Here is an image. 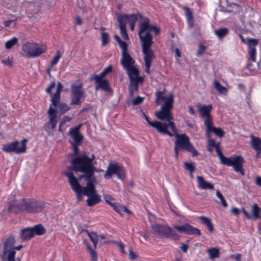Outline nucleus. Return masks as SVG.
Returning <instances> with one entry per match:
<instances>
[{"label": "nucleus", "instance_id": "nucleus-1", "mask_svg": "<svg viewBox=\"0 0 261 261\" xmlns=\"http://www.w3.org/2000/svg\"><path fill=\"white\" fill-rule=\"evenodd\" d=\"M95 157L94 154L88 156L86 152L75 156L71 161V171L76 173L81 172L83 175L79 176V179L84 178L87 181V185L83 188L84 195L90 196L95 194V184L96 183L95 177L94 176L96 163L94 162Z\"/></svg>", "mask_w": 261, "mask_h": 261}, {"label": "nucleus", "instance_id": "nucleus-2", "mask_svg": "<svg viewBox=\"0 0 261 261\" xmlns=\"http://www.w3.org/2000/svg\"><path fill=\"white\" fill-rule=\"evenodd\" d=\"M148 18H142V21L139 25L138 35L141 42L142 51L144 55V60L145 65V72L149 74L151 65L154 52L150 48L153 44V37L150 32L153 31L155 35L159 33V29L155 25H150Z\"/></svg>", "mask_w": 261, "mask_h": 261}, {"label": "nucleus", "instance_id": "nucleus-3", "mask_svg": "<svg viewBox=\"0 0 261 261\" xmlns=\"http://www.w3.org/2000/svg\"><path fill=\"white\" fill-rule=\"evenodd\" d=\"M45 204L42 201L34 199H23L19 201H13L9 206V210L14 213L20 212L36 213L43 210Z\"/></svg>", "mask_w": 261, "mask_h": 261}, {"label": "nucleus", "instance_id": "nucleus-4", "mask_svg": "<svg viewBox=\"0 0 261 261\" xmlns=\"http://www.w3.org/2000/svg\"><path fill=\"white\" fill-rule=\"evenodd\" d=\"M215 148L222 164L232 166L236 172H240L242 175H244V171L243 170L244 160L241 156L225 157L221 151L219 145Z\"/></svg>", "mask_w": 261, "mask_h": 261}, {"label": "nucleus", "instance_id": "nucleus-5", "mask_svg": "<svg viewBox=\"0 0 261 261\" xmlns=\"http://www.w3.org/2000/svg\"><path fill=\"white\" fill-rule=\"evenodd\" d=\"M47 47L44 44L27 42L22 45L21 54L24 57L34 58L45 53Z\"/></svg>", "mask_w": 261, "mask_h": 261}, {"label": "nucleus", "instance_id": "nucleus-6", "mask_svg": "<svg viewBox=\"0 0 261 261\" xmlns=\"http://www.w3.org/2000/svg\"><path fill=\"white\" fill-rule=\"evenodd\" d=\"M175 137L176 138V140L175 142L174 151L176 158H178L179 149L190 152L194 156L198 154L196 149L190 143L188 136L185 134L179 135L178 133H176Z\"/></svg>", "mask_w": 261, "mask_h": 261}, {"label": "nucleus", "instance_id": "nucleus-7", "mask_svg": "<svg viewBox=\"0 0 261 261\" xmlns=\"http://www.w3.org/2000/svg\"><path fill=\"white\" fill-rule=\"evenodd\" d=\"M151 228L152 233L158 238H171L175 240L179 239L178 234L168 225L154 224L151 225Z\"/></svg>", "mask_w": 261, "mask_h": 261}, {"label": "nucleus", "instance_id": "nucleus-8", "mask_svg": "<svg viewBox=\"0 0 261 261\" xmlns=\"http://www.w3.org/2000/svg\"><path fill=\"white\" fill-rule=\"evenodd\" d=\"M28 140L23 139L21 142L17 140L9 142L3 145L2 150L6 153L14 152L16 154H20L25 152L27 149L26 143Z\"/></svg>", "mask_w": 261, "mask_h": 261}, {"label": "nucleus", "instance_id": "nucleus-9", "mask_svg": "<svg viewBox=\"0 0 261 261\" xmlns=\"http://www.w3.org/2000/svg\"><path fill=\"white\" fill-rule=\"evenodd\" d=\"M71 105H79L81 103L80 100L84 96V90L83 85L80 81L74 82L71 86Z\"/></svg>", "mask_w": 261, "mask_h": 261}, {"label": "nucleus", "instance_id": "nucleus-10", "mask_svg": "<svg viewBox=\"0 0 261 261\" xmlns=\"http://www.w3.org/2000/svg\"><path fill=\"white\" fill-rule=\"evenodd\" d=\"M65 174L68 178V181L72 189L76 193L78 200L81 201L82 198V195L84 194L83 188L79 184L77 178L71 171V167L67 168Z\"/></svg>", "mask_w": 261, "mask_h": 261}, {"label": "nucleus", "instance_id": "nucleus-11", "mask_svg": "<svg viewBox=\"0 0 261 261\" xmlns=\"http://www.w3.org/2000/svg\"><path fill=\"white\" fill-rule=\"evenodd\" d=\"M15 239L13 236L8 237L4 242L3 254L8 261H16L15 256L16 251L14 250Z\"/></svg>", "mask_w": 261, "mask_h": 261}, {"label": "nucleus", "instance_id": "nucleus-12", "mask_svg": "<svg viewBox=\"0 0 261 261\" xmlns=\"http://www.w3.org/2000/svg\"><path fill=\"white\" fill-rule=\"evenodd\" d=\"M124 173V168L118 163H110L104 175L106 179H110L113 174H116L118 178L121 179V176Z\"/></svg>", "mask_w": 261, "mask_h": 261}, {"label": "nucleus", "instance_id": "nucleus-13", "mask_svg": "<svg viewBox=\"0 0 261 261\" xmlns=\"http://www.w3.org/2000/svg\"><path fill=\"white\" fill-rule=\"evenodd\" d=\"M143 115L148 125L155 128L158 132L161 134L168 135L170 137L173 136V134L168 130V125L166 123H163L158 121L151 122L144 113H143Z\"/></svg>", "mask_w": 261, "mask_h": 261}, {"label": "nucleus", "instance_id": "nucleus-14", "mask_svg": "<svg viewBox=\"0 0 261 261\" xmlns=\"http://www.w3.org/2000/svg\"><path fill=\"white\" fill-rule=\"evenodd\" d=\"M173 227L175 229H176L177 231H178L179 232H184L190 235H201L200 230L199 229L194 227L189 224H186L185 225L181 226H178L175 225L173 226Z\"/></svg>", "mask_w": 261, "mask_h": 261}, {"label": "nucleus", "instance_id": "nucleus-15", "mask_svg": "<svg viewBox=\"0 0 261 261\" xmlns=\"http://www.w3.org/2000/svg\"><path fill=\"white\" fill-rule=\"evenodd\" d=\"M213 109V106L212 105H198V110L202 118H205L204 121V125H206V122L207 120H210V122L213 121L212 117L210 115V113Z\"/></svg>", "mask_w": 261, "mask_h": 261}, {"label": "nucleus", "instance_id": "nucleus-16", "mask_svg": "<svg viewBox=\"0 0 261 261\" xmlns=\"http://www.w3.org/2000/svg\"><path fill=\"white\" fill-rule=\"evenodd\" d=\"M206 135L207 138H210V135L211 133H214L217 136L221 138L224 136V132L221 128L215 127L213 126V121L210 122V120H207L206 125Z\"/></svg>", "mask_w": 261, "mask_h": 261}, {"label": "nucleus", "instance_id": "nucleus-17", "mask_svg": "<svg viewBox=\"0 0 261 261\" xmlns=\"http://www.w3.org/2000/svg\"><path fill=\"white\" fill-rule=\"evenodd\" d=\"M57 110L51 106H49V108L47 111V116L48 121L46 124V126L50 125V128L54 129L57 125L58 123Z\"/></svg>", "mask_w": 261, "mask_h": 261}, {"label": "nucleus", "instance_id": "nucleus-18", "mask_svg": "<svg viewBox=\"0 0 261 261\" xmlns=\"http://www.w3.org/2000/svg\"><path fill=\"white\" fill-rule=\"evenodd\" d=\"M82 126V124H79L74 127L70 129L68 134L71 136L74 142L79 144L83 139V136L80 133V129Z\"/></svg>", "mask_w": 261, "mask_h": 261}, {"label": "nucleus", "instance_id": "nucleus-19", "mask_svg": "<svg viewBox=\"0 0 261 261\" xmlns=\"http://www.w3.org/2000/svg\"><path fill=\"white\" fill-rule=\"evenodd\" d=\"M103 77H99L98 76H94V79L97 83L96 89H102L105 91L109 92L110 91V87L108 81L106 80H102Z\"/></svg>", "mask_w": 261, "mask_h": 261}, {"label": "nucleus", "instance_id": "nucleus-20", "mask_svg": "<svg viewBox=\"0 0 261 261\" xmlns=\"http://www.w3.org/2000/svg\"><path fill=\"white\" fill-rule=\"evenodd\" d=\"M121 64L124 68L133 66L135 63V60L127 53H122Z\"/></svg>", "mask_w": 261, "mask_h": 261}, {"label": "nucleus", "instance_id": "nucleus-21", "mask_svg": "<svg viewBox=\"0 0 261 261\" xmlns=\"http://www.w3.org/2000/svg\"><path fill=\"white\" fill-rule=\"evenodd\" d=\"M124 69L125 70H126L128 76L130 80H144L142 77L139 76V71L134 66V65L129 66L128 67H126Z\"/></svg>", "mask_w": 261, "mask_h": 261}, {"label": "nucleus", "instance_id": "nucleus-22", "mask_svg": "<svg viewBox=\"0 0 261 261\" xmlns=\"http://www.w3.org/2000/svg\"><path fill=\"white\" fill-rule=\"evenodd\" d=\"M197 180L198 183V187L200 189L213 190L214 189V185L212 184L205 181L203 177L201 176H197Z\"/></svg>", "mask_w": 261, "mask_h": 261}, {"label": "nucleus", "instance_id": "nucleus-23", "mask_svg": "<svg viewBox=\"0 0 261 261\" xmlns=\"http://www.w3.org/2000/svg\"><path fill=\"white\" fill-rule=\"evenodd\" d=\"M155 116L161 120H171L173 117L170 111L161 109L159 111L156 112Z\"/></svg>", "mask_w": 261, "mask_h": 261}, {"label": "nucleus", "instance_id": "nucleus-24", "mask_svg": "<svg viewBox=\"0 0 261 261\" xmlns=\"http://www.w3.org/2000/svg\"><path fill=\"white\" fill-rule=\"evenodd\" d=\"M50 106H51L54 109L57 108L62 113H65L70 109V107L68 106L67 104L64 102H61L60 101V98H59V101L57 102L55 105H54L53 102H51Z\"/></svg>", "mask_w": 261, "mask_h": 261}, {"label": "nucleus", "instance_id": "nucleus-25", "mask_svg": "<svg viewBox=\"0 0 261 261\" xmlns=\"http://www.w3.org/2000/svg\"><path fill=\"white\" fill-rule=\"evenodd\" d=\"M63 86L60 82H58V86L56 93L51 95L50 101L53 102L54 105H55L57 102L59 101V98H60V94L62 91Z\"/></svg>", "mask_w": 261, "mask_h": 261}, {"label": "nucleus", "instance_id": "nucleus-26", "mask_svg": "<svg viewBox=\"0 0 261 261\" xmlns=\"http://www.w3.org/2000/svg\"><path fill=\"white\" fill-rule=\"evenodd\" d=\"M250 138V143L252 148L255 150H261V139L253 135H251Z\"/></svg>", "mask_w": 261, "mask_h": 261}, {"label": "nucleus", "instance_id": "nucleus-27", "mask_svg": "<svg viewBox=\"0 0 261 261\" xmlns=\"http://www.w3.org/2000/svg\"><path fill=\"white\" fill-rule=\"evenodd\" d=\"M164 101V103L161 109L170 111L173 107V95L172 94H169Z\"/></svg>", "mask_w": 261, "mask_h": 261}, {"label": "nucleus", "instance_id": "nucleus-28", "mask_svg": "<svg viewBox=\"0 0 261 261\" xmlns=\"http://www.w3.org/2000/svg\"><path fill=\"white\" fill-rule=\"evenodd\" d=\"M87 196L88 197L87 200V205L88 206H92L100 201V197L96 193Z\"/></svg>", "mask_w": 261, "mask_h": 261}, {"label": "nucleus", "instance_id": "nucleus-29", "mask_svg": "<svg viewBox=\"0 0 261 261\" xmlns=\"http://www.w3.org/2000/svg\"><path fill=\"white\" fill-rule=\"evenodd\" d=\"M118 18H121L122 21L126 22V21H127L129 24L135 23L138 20V17L135 14H125L118 17Z\"/></svg>", "mask_w": 261, "mask_h": 261}, {"label": "nucleus", "instance_id": "nucleus-30", "mask_svg": "<svg viewBox=\"0 0 261 261\" xmlns=\"http://www.w3.org/2000/svg\"><path fill=\"white\" fill-rule=\"evenodd\" d=\"M118 21L119 23V28L121 36L125 40H128L129 37L126 30V22L122 21L121 18H118Z\"/></svg>", "mask_w": 261, "mask_h": 261}, {"label": "nucleus", "instance_id": "nucleus-31", "mask_svg": "<svg viewBox=\"0 0 261 261\" xmlns=\"http://www.w3.org/2000/svg\"><path fill=\"white\" fill-rule=\"evenodd\" d=\"M183 9L185 11L188 24L191 28H192L193 27L194 19V17L192 12L191 11L190 9L188 7H185L183 8Z\"/></svg>", "mask_w": 261, "mask_h": 261}, {"label": "nucleus", "instance_id": "nucleus-32", "mask_svg": "<svg viewBox=\"0 0 261 261\" xmlns=\"http://www.w3.org/2000/svg\"><path fill=\"white\" fill-rule=\"evenodd\" d=\"M34 236L35 235L41 236L46 232L45 229L42 224H37L34 227H31Z\"/></svg>", "mask_w": 261, "mask_h": 261}, {"label": "nucleus", "instance_id": "nucleus-33", "mask_svg": "<svg viewBox=\"0 0 261 261\" xmlns=\"http://www.w3.org/2000/svg\"><path fill=\"white\" fill-rule=\"evenodd\" d=\"M33 237L31 227L25 228L21 230V238L23 240H29Z\"/></svg>", "mask_w": 261, "mask_h": 261}, {"label": "nucleus", "instance_id": "nucleus-34", "mask_svg": "<svg viewBox=\"0 0 261 261\" xmlns=\"http://www.w3.org/2000/svg\"><path fill=\"white\" fill-rule=\"evenodd\" d=\"M143 80H130V83L129 87V93L131 95H133L135 91H137L138 89V84L142 83Z\"/></svg>", "mask_w": 261, "mask_h": 261}, {"label": "nucleus", "instance_id": "nucleus-35", "mask_svg": "<svg viewBox=\"0 0 261 261\" xmlns=\"http://www.w3.org/2000/svg\"><path fill=\"white\" fill-rule=\"evenodd\" d=\"M214 86L217 91L222 95H226L228 93V89L222 86L217 81L215 80L214 82Z\"/></svg>", "mask_w": 261, "mask_h": 261}, {"label": "nucleus", "instance_id": "nucleus-36", "mask_svg": "<svg viewBox=\"0 0 261 261\" xmlns=\"http://www.w3.org/2000/svg\"><path fill=\"white\" fill-rule=\"evenodd\" d=\"M113 209L120 215H123V212H125L128 214L130 213V211L124 205L119 204L118 203L113 204Z\"/></svg>", "mask_w": 261, "mask_h": 261}, {"label": "nucleus", "instance_id": "nucleus-37", "mask_svg": "<svg viewBox=\"0 0 261 261\" xmlns=\"http://www.w3.org/2000/svg\"><path fill=\"white\" fill-rule=\"evenodd\" d=\"M199 219L202 221V223L205 224L208 228L210 232H212L214 230V227L211 220L205 217L201 216Z\"/></svg>", "mask_w": 261, "mask_h": 261}, {"label": "nucleus", "instance_id": "nucleus-38", "mask_svg": "<svg viewBox=\"0 0 261 261\" xmlns=\"http://www.w3.org/2000/svg\"><path fill=\"white\" fill-rule=\"evenodd\" d=\"M214 33L219 39H222L228 33V29L226 28H220L215 30Z\"/></svg>", "mask_w": 261, "mask_h": 261}, {"label": "nucleus", "instance_id": "nucleus-39", "mask_svg": "<svg viewBox=\"0 0 261 261\" xmlns=\"http://www.w3.org/2000/svg\"><path fill=\"white\" fill-rule=\"evenodd\" d=\"M210 259H214L218 257L219 255V251L216 248H211L207 250Z\"/></svg>", "mask_w": 261, "mask_h": 261}, {"label": "nucleus", "instance_id": "nucleus-40", "mask_svg": "<svg viewBox=\"0 0 261 261\" xmlns=\"http://www.w3.org/2000/svg\"><path fill=\"white\" fill-rule=\"evenodd\" d=\"M252 213L254 218L258 219L260 217L261 208L259 207L256 203H254L252 206Z\"/></svg>", "mask_w": 261, "mask_h": 261}, {"label": "nucleus", "instance_id": "nucleus-41", "mask_svg": "<svg viewBox=\"0 0 261 261\" xmlns=\"http://www.w3.org/2000/svg\"><path fill=\"white\" fill-rule=\"evenodd\" d=\"M86 245L87 249L88 250V252L91 257V260L92 261H97L96 252L90 247L88 243H86Z\"/></svg>", "mask_w": 261, "mask_h": 261}, {"label": "nucleus", "instance_id": "nucleus-42", "mask_svg": "<svg viewBox=\"0 0 261 261\" xmlns=\"http://www.w3.org/2000/svg\"><path fill=\"white\" fill-rule=\"evenodd\" d=\"M88 235L91 241L92 242L94 248H96L98 241V237L97 234L95 232H88Z\"/></svg>", "mask_w": 261, "mask_h": 261}, {"label": "nucleus", "instance_id": "nucleus-43", "mask_svg": "<svg viewBox=\"0 0 261 261\" xmlns=\"http://www.w3.org/2000/svg\"><path fill=\"white\" fill-rule=\"evenodd\" d=\"M18 41L17 38L14 37L6 42L5 47L7 49H10L13 46L15 45Z\"/></svg>", "mask_w": 261, "mask_h": 261}, {"label": "nucleus", "instance_id": "nucleus-44", "mask_svg": "<svg viewBox=\"0 0 261 261\" xmlns=\"http://www.w3.org/2000/svg\"><path fill=\"white\" fill-rule=\"evenodd\" d=\"M155 95V102L157 105H159L161 101H164L167 98L166 97L163 96V92L161 91H157Z\"/></svg>", "mask_w": 261, "mask_h": 261}, {"label": "nucleus", "instance_id": "nucleus-45", "mask_svg": "<svg viewBox=\"0 0 261 261\" xmlns=\"http://www.w3.org/2000/svg\"><path fill=\"white\" fill-rule=\"evenodd\" d=\"M61 54L59 50L57 51L56 56L54 57L51 63V67H53L56 65L59 61V59L61 58Z\"/></svg>", "mask_w": 261, "mask_h": 261}, {"label": "nucleus", "instance_id": "nucleus-46", "mask_svg": "<svg viewBox=\"0 0 261 261\" xmlns=\"http://www.w3.org/2000/svg\"><path fill=\"white\" fill-rule=\"evenodd\" d=\"M112 70V67L109 66L106 68L100 74L95 75L94 76H98L99 77H104L108 73Z\"/></svg>", "mask_w": 261, "mask_h": 261}, {"label": "nucleus", "instance_id": "nucleus-47", "mask_svg": "<svg viewBox=\"0 0 261 261\" xmlns=\"http://www.w3.org/2000/svg\"><path fill=\"white\" fill-rule=\"evenodd\" d=\"M109 40V35L108 33L106 32H102L101 33V45L102 46H105L107 43L108 42Z\"/></svg>", "mask_w": 261, "mask_h": 261}, {"label": "nucleus", "instance_id": "nucleus-48", "mask_svg": "<svg viewBox=\"0 0 261 261\" xmlns=\"http://www.w3.org/2000/svg\"><path fill=\"white\" fill-rule=\"evenodd\" d=\"M249 59L253 62H255V55L256 54V50L255 48H251L249 49Z\"/></svg>", "mask_w": 261, "mask_h": 261}, {"label": "nucleus", "instance_id": "nucleus-49", "mask_svg": "<svg viewBox=\"0 0 261 261\" xmlns=\"http://www.w3.org/2000/svg\"><path fill=\"white\" fill-rule=\"evenodd\" d=\"M216 195L220 199L222 205L225 207H227V202L225 201L224 197H223L222 194L219 191H217L216 192Z\"/></svg>", "mask_w": 261, "mask_h": 261}, {"label": "nucleus", "instance_id": "nucleus-50", "mask_svg": "<svg viewBox=\"0 0 261 261\" xmlns=\"http://www.w3.org/2000/svg\"><path fill=\"white\" fill-rule=\"evenodd\" d=\"M185 166L186 170L192 173L195 170L194 164L192 163H185Z\"/></svg>", "mask_w": 261, "mask_h": 261}, {"label": "nucleus", "instance_id": "nucleus-51", "mask_svg": "<svg viewBox=\"0 0 261 261\" xmlns=\"http://www.w3.org/2000/svg\"><path fill=\"white\" fill-rule=\"evenodd\" d=\"M104 199L106 201V202L110 204L112 207H113V204H116V202H112L114 200V199L113 197H112L109 195H106L104 196Z\"/></svg>", "mask_w": 261, "mask_h": 261}, {"label": "nucleus", "instance_id": "nucleus-52", "mask_svg": "<svg viewBox=\"0 0 261 261\" xmlns=\"http://www.w3.org/2000/svg\"><path fill=\"white\" fill-rule=\"evenodd\" d=\"M258 41L255 39H249L248 40V44L249 47V49L251 48H255V46L257 45Z\"/></svg>", "mask_w": 261, "mask_h": 261}, {"label": "nucleus", "instance_id": "nucleus-53", "mask_svg": "<svg viewBox=\"0 0 261 261\" xmlns=\"http://www.w3.org/2000/svg\"><path fill=\"white\" fill-rule=\"evenodd\" d=\"M119 45L121 48L122 49V53H127V46L126 42L123 41H120L119 42H118Z\"/></svg>", "mask_w": 261, "mask_h": 261}, {"label": "nucleus", "instance_id": "nucleus-54", "mask_svg": "<svg viewBox=\"0 0 261 261\" xmlns=\"http://www.w3.org/2000/svg\"><path fill=\"white\" fill-rule=\"evenodd\" d=\"M168 121V123H166V124L168 125V127L169 126H170L171 128L172 131L174 133V135L175 136L176 133H177V129H176V128L175 127L174 123L173 121H171V120H169V121Z\"/></svg>", "mask_w": 261, "mask_h": 261}, {"label": "nucleus", "instance_id": "nucleus-55", "mask_svg": "<svg viewBox=\"0 0 261 261\" xmlns=\"http://www.w3.org/2000/svg\"><path fill=\"white\" fill-rule=\"evenodd\" d=\"M144 99V98L143 97H141L140 96H138L136 98H135L133 100V104L134 105H138L141 103L142 102L143 100Z\"/></svg>", "mask_w": 261, "mask_h": 261}, {"label": "nucleus", "instance_id": "nucleus-56", "mask_svg": "<svg viewBox=\"0 0 261 261\" xmlns=\"http://www.w3.org/2000/svg\"><path fill=\"white\" fill-rule=\"evenodd\" d=\"M205 50V47L204 45L200 44L199 46L198 49L197 50V55L198 56L201 55L202 54H203L204 53Z\"/></svg>", "mask_w": 261, "mask_h": 261}, {"label": "nucleus", "instance_id": "nucleus-57", "mask_svg": "<svg viewBox=\"0 0 261 261\" xmlns=\"http://www.w3.org/2000/svg\"><path fill=\"white\" fill-rule=\"evenodd\" d=\"M207 139L208 140L207 145L210 147H216V146L218 145V144H216L215 140L213 139H211L210 136V138Z\"/></svg>", "mask_w": 261, "mask_h": 261}, {"label": "nucleus", "instance_id": "nucleus-58", "mask_svg": "<svg viewBox=\"0 0 261 261\" xmlns=\"http://www.w3.org/2000/svg\"><path fill=\"white\" fill-rule=\"evenodd\" d=\"M55 83L53 82L50 84L49 86L46 89V91L48 93L51 94V90L55 87Z\"/></svg>", "mask_w": 261, "mask_h": 261}, {"label": "nucleus", "instance_id": "nucleus-59", "mask_svg": "<svg viewBox=\"0 0 261 261\" xmlns=\"http://www.w3.org/2000/svg\"><path fill=\"white\" fill-rule=\"evenodd\" d=\"M71 120V117H68V116H65L63 119V120L60 123V126L61 125H62L63 123L66 122H69L70 121V120Z\"/></svg>", "mask_w": 261, "mask_h": 261}, {"label": "nucleus", "instance_id": "nucleus-60", "mask_svg": "<svg viewBox=\"0 0 261 261\" xmlns=\"http://www.w3.org/2000/svg\"><path fill=\"white\" fill-rule=\"evenodd\" d=\"M231 212L234 215L238 216L240 214V210L236 207H233L231 210Z\"/></svg>", "mask_w": 261, "mask_h": 261}, {"label": "nucleus", "instance_id": "nucleus-61", "mask_svg": "<svg viewBox=\"0 0 261 261\" xmlns=\"http://www.w3.org/2000/svg\"><path fill=\"white\" fill-rule=\"evenodd\" d=\"M117 244L119 247L121 252L123 254H125V251L124 250V245L121 242H117Z\"/></svg>", "mask_w": 261, "mask_h": 261}, {"label": "nucleus", "instance_id": "nucleus-62", "mask_svg": "<svg viewBox=\"0 0 261 261\" xmlns=\"http://www.w3.org/2000/svg\"><path fill=\"white\" fill-rule=\"evenodd\" d=\"M129 253V257L131 260H134L137 257V255L132 250H130Z\"/></svg>", "mask_w": 261, "mask_h": 261}, {"label": "nucleus", "instance_id": "nucleus-63", "mask_svg": "<svg viewBox=\"0 0 261 261\" xmlns=\"http://www.w3.org/2000/svg\"><path fill=\"white\" fill-rule=\"evenodd\" d=\"M255 182L256 185L261 187V177L256 176L255 178Z\"/></svg>", "mask_w": 261, "mask_h": 261}, {"label": "nucleus", "instance_id": "nucleus-64", "mask_svg": "<svg viewBox=\"0 0 261 261\" xmlns=\"http://www.w3.org/2000/svg\"><path fill=\"white\" fill-rule=\"evenodd\" d=\"M188 108H189V113H190V114L192 115H193V116L195 115V111L194 110L193 108L190 106L188 107Z\"/></svg>", "mask_w": 261, "mask_h": 261}]
</instances>
